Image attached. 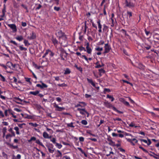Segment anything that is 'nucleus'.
I'll return each mask as SVG.
<instances>
[{
  "label": "nucleus",
  "mask_w": 159,
  "mask_h": 159,
  "mask_svg": "<svg viewBox=\"0 0 159 159\" xmlns=\"http://www.w3.org/2000/svg\"><path fill=\"white\" fill-rule=\"evenodd\" d=\"M99 45H102L104 43V42L103 40H100L98 43Z\"/></svg>",
  "instance_id": "864d4df0"
},
{
  "label": "nucleus",
  "mask_w": 159,
  "mask_h": 159,
  "mask_svg": "<svg viewBox=\"0 0 159 159\" xmlns=\"http://www.w3.org/2000/svg\"><path fill=\"white\" fill-rule=\"evenodd\" d=\"M99 71V75L100 76H101L102 74L105 73V71L102 69H100L98 70Z\"/></svg>",
  "instance_id": "aec40b11"
},
{
  "label": "nucleus",
  "mask_w": 159,
  "mask_h": 159,
  "mask_svg": "<svg viewBox=\"0 0 159 159\" xmlns=\"http://www.w3.org/2000/svg\"><path fill=\"white\" fill-rule=\"evenodd\" d=\"M67 54L66 53L65 51H63L61 53L60 56V57H61L62 56L63 57H66L67 56Z\"/></svg>",
  "instance_id": "b1692460"
},
{
  "label": "nucleus",
  "mask_w": 159,
  "mask_h": 159,
  "mask_svg": "<svg viewBox=\"0 0 159 159\" xmlns=\"http://www.w3.org/2000/svg\"><path fill=\"white\" fill-rule=\"evenodd\" d=\"M145 48H146V49L147 50H148L149 49L151 48V46L149 45H146L145 46Z\"/></svg>",
  "instance_id": "6e6d98bb"
},
{
  "label": "nucleus",
  "mask_w": 159,
  "mask_h": 159,
  "mask_svg": "<svg viewBox=\"0 0 159 159\" xmlns=\"http://www.w3.org/2000/svg\"><path fill=\"white\" fill-rule=\"evenodd\" d=\"M54 53L52 52L49 49H47L46 50L44 55L43 56V58H45L47 56H48L49 58H50L51 57H52L54 55Z\"/></svg>",
  "instance_id": "f03ea898"
},
{
  "label": "nucleus",
  "mask_w": 159,
  "mask_h": 159,
  "mask_svg": "<svg viewBox=\"0 0 159 159\" xmlns=\"http://www.w3.org/2000/svg\"><path fill=\"white\" fill-rule=\"evenodd\" d=\"M55 146L59 149H61L62 147V145L60 143H56L55 144Z\"/></svg>",
  "instance_id": "a878e982"
},
{
  "label": "nucleus",
  "mask_w": 159,
  "mask_h": 159,
  "mask_svg": "<svg viewBox=\"0 0 159 159\" xmlns=\"http://www.w3.org/2000/svg\"><path fill=\"white\" fill-rule=\"evenodd\" d=\"M7 129L6 127H4L2 129V137L4 138L6 135V133L7 132Z\"/></svg>",
  "instance_id": "f3484780"
},
{
  "label": "nucleus",
  "mask_w": 159,
  "mask_h": 159,
  "mask_svg": "<svg viewBox=\"0 0 159 159\" xmlns=\"http://www.w3.org/2000/svg\"><path fill=\"white\" fill-rule=\"evenodd\" d=\"M123 103L126 106H130L129 103L125 100H123Z\"/></svg>",
  "instance_id": "58836bf2"
},
{
  "label": "nucleus",
  "mask_w": 159,
  "mask_h": 159,
  "mask_svg": "<svg viewBox=\"0 0 159 159\" xmlns=\"http://www.w3.org/2000/svg\"><path fill=\"white\" fill-rule=\"evenodd\" d=\"M12 134H8L5 135V138L7 139H9L10 138L12 137Z\"/></svg>",
  "instance_id": "2f4dec72"
},
{
  "label": "nucleus",
  "mask_w": 159,
  "mask_h": 159,
  "mask_svg": "<svg viewBox=\"0 0 159 159\" xmlns=\"http://www.w3.org/2000/svg\"><path fill=\"white\" fill-rule=\"evenodd\" d=\"M16 39L19 41H21L23 39V38L22 36H17L16 37Z\"/></svg>",
  "instance_id": "4be33fe9"
},
{
  "label": "nucleus",
  "mask_w": 159,
  "mask_h": 159,
  "mask_svg": "<svg viewBox=\"0 0 159 159\" xmlns=\"http://www.w3.org/2000/svg\"><path fill=\"white\" fill-rule=\"evenodd\" d=\"M39 91H31L30 92V94L36 96L39 93Z\"/></svg>",
  "instance_id": "a211bd4d"
},
{
  "label": "nucleus",
  "mask_w": 159,
  "mask_h": 159,
  "mask_svg": "<svg viewBox=\"0 0 159 159\" xmlns=\"http://www.w3.org/2000/svg\"><path fill=\"white\" fill-rule=\"evenodd\" d=\"M35 142L37 144H39L42 146L43 147L45 148V146L43 145V143L40 141L39 139L36 140Z\"/></svg>",
  "instance_id": "412c9836"
},
{
  "label": "nucleus",
  "mask_w": 159,
  "mask_h": 159,
  "mask_svg": "<svg viewBox=\"0 0 159 159\" xmlns=\"http://www.w3.org/2000/svg\"><path fill=\"white\" fill-rule=\"evenodd\" d=\"M26 81L29 83H31V82L30 81V79L28 78H25Z\"/></svg>",
  "instance_id": "0e129e2a"
},
{
  "label": "nucleus",
  "mask_w": 159,
  "mask_h": 159,
  "mask_svg": "<svg viewBox=\"0 0 159 159\" xmlns=\"http://www.w3.org/2000/svg\"><path fill=\"white\" fill-rule=\"evenodd\" d=\"M51 40L55 46H57L58 43V41L56 38L52 37Z\"/></svg>",
  "instance_id": "4468645a"
},
{
  "label": "nucleus",
  "mask_w": 159,
  "mask_h": 159,
  "mask_svg": "<svg viewBox=\"0 0 159 159\" xmlns=\"http://www.w3.org/2000/svg\"><path fill=\"white\" fill-rule=\"evenodd\" d=\"M79 50L80 51H83V50H84V51H86L85 49V48L84 47H80V48H79Z\"/></svg>",
  "instance_id": "e2e57ef3"
},
{
  "label": "nucleus",
  "mask_w": 159,
  "mask_h": 159,
  "mask_svg": "<svg viewBox=\"0 0 159 159\" xmlns=\"http://www.w3.org/2000/svg\"><path fill=\"white\" fill-rule=\"evenodd\" d=\"M82 110H83L82 111H80V114L83 115H85V113L87 111L85 110L84 108H82Z\"/></svg>",
  "instance_id": "c756f323"
},
{
  "label": "nucleus",
  "mask_w": 159,
  "mask_h": 159,
  "mask_svg": "<svg viewBox=\"0 0 159 159\" xmlns=\"http://www.w3.org/2000/svg\"><path fill=\"white\" fill-rule=\"evenodd\" d=\"M8 131L11 132V134H12V136H15V132H14V131L12 130V128H10V129H9Z\"/></svg>",
  "instance_id": "bb28decb"
},
{
  "label": "nucleus",
  "mask_w": 159,
  "mask_h": 159,
  "mask_svg": "<svg viewBox=\"0 0 159 159\" xmlns=\"http://www.w3.org/2000/svg\"><path fill=\"white\" fill-rule=\"evenodd\" d=\"M129 126L130 127H134L135 128H136L137 127V126H135V125L134 124L131 123L129 124Z\"/></svg>",
  "instance_id": "603ef678"
},
{
  "label": "nucleus",
  "mask_w": 159,
  "mask_h": 159,
  "mask_svg": "<svg viewBox=\"0 0 159 159\" xmlns=\"http://www.w3.org/2000/svg\"><path fill=\"white\" fill-rule=\"evenodd\" d=\"M54 9L55 11H58L60 9V8L58 7H54Z\"/></svg>",
  "instance_id": "5fc2aeb1"
},
{
  "label": "nucleus",
  "mask_w": 159,
  "mask_h": 159,
  "mask_svg": "<svg viewBox=\"0 0 159 159\" xmlns=\"http://www.w3.org/2000/svg\"><path fill=\"white\" fill-rule=\"evenodd\" d=\"M29 125L34 127H37L39 125L36 123H33L32 122H30L29 123Z\"/></svg>",
  "instance_id": "7c9ffc66"
},
{
  "label": "nucleus",
  "mask_w": 159,
  "mask_h": 159,
  "mask_svg": "<svg viewBox=\"0 0 159 159\" xmlns=\"http://www.w3.org/2000/svg\"><path fill=\"white\" fill-rule=\"evenodd\" d=\"M122 81L123 82L126 83H127V84H129L131 85H132V83H130L129 82L127 81H126V80H122Z\"/></svg>",
  "instance_id": "13d9d810"
},
{
  "label": "nucleus",
  "mask_w": 159,
  "mask_h": 159,
  "mask_svg": "<svg viewBox=\"0 0 159 159\" xmlns=\"http://www.w3.org/2000/svg\"><path fill=\"white\" fill-rule=\"evenodd\" d=\"M57 85L59 87H66L67 86V85L64 83H63L61 84H58Z\"/></svg>",
  "instance_id": "8fccbe9b"
},
{
  "label": "nucleus",
  "mask_w": 159,
  "mask_h": 159,
  "mask_svg": "<svg viewBox=\"0 0 159 159\" xmlns=\"http://www.w3.org/2000/svg\"><path fill=\"white\" fill-rule=\"evenodd\" d=\"M13 99L14 101L18 104H22V102H25V101H23L18 97H14Z\"/></svg>",
  "instance_id": "423d86ee"
},
{
  "label": "nucleus",
  "mask_w": 159,
  "mask_h": 159,
  "mask_svg": "<svg viewBox=\"0 0 159 159\" xmlns=\"http://www.w3.org/2000/svg\"><path fill=\"white\" fill-rule=\"evenodd\" d=\"M104 104L105 106L107 108H111L112 107V105L108 101L104 102Z\"/></svg>",
  "instance_id": "f8f14e48"
},
{
  "label": "nucleus",
  "mask_w": 159,
  "mask_h": 159,
  "mask_svg": "<svg viewBox=\"0 0 159 159\" xmlns=\"http://www.w3.org/2000/svg\"><path fill=\"white\" fill-rule=\"evenodd\" d=\"M50 139V141L52 142L54 144H55L56 143V139L55 138H52Z\"/></svg>",
  "instance_id": "c85d7f7f"
},
{
  "label": "nucleus",
  "mask_w": 159,
  "mask_h": 159,
  "mask_svg": "<svg viewBox=\"0 0 159 159\" xmlns=\"http://www.w3.org/2000/svg\"><path fill=\"white\" fill-rule=\"evenodd\" d=\"M87 80L88 82L91 84L93 82L91 79H87Z\"/></svg>",
  "instance_id": "338daca9"
},
{
  "label": "nucleus",
  "mask_w": 159,
  "mask_h": 159,
  "mask_svg": "<svg viewBox=\"0 0 159 159\" xmlns=\"http://www.w3.org/2000/svg\"><path fill=\"white\" fill-rule=\"evenodd\" d=\"M126 6L130 8L133 7L134 6V5L133 3L130 2H128L127 0L125 1Z\"/></svg>",
  "instance_id": "9b49d317"
},
{
  "label": "nucleus",
  "mask_w": 159,
  "mask_h": 159,
  "mask_svg": "<svg viewBox=\"0 0 159 159\" xmlns=\"http://www.w3.org/2000/svg\"><path fill=\"white\" fill-rule=\"evenodd\" d=\"M62 159H70V157L65 156L63 157Z\"/></svg>",
  "instance_id": "4d7b16f0"
},
{
  "label": "nucleus",
  "mask_w": 159,
  "mask_h": 159,
  "mask_svg": "<svg viewBox=\"0 0 159 159\" xmlns=\"http://www.w3.org/2000/svg\"><path fill=\"white\" fill-rule=\"evenodd\" d=\"M107 98L111 99V102L113 101L114 100V98L112 96L109 95H107Z\"/></svg>",
  "instance_id": "f704fd0d"
},
{
  "label": "nucleus",
  "mask_w": 159,
  "mask_h": 159,
  "mask_svg": "<svg viewBox=\"0 0 159 159\" xmlns=\"http://www.w3.org/2000/svg\"><path fill=\"white\" fill-rule=\"evenodd\" d=\"M64 71L65 72L64 73V74L65 75L69 74L71 72L70 70L68 68H66Z\"/></svg>",
  "instance_id": "5701e85b"
},
{
  "label": "nucleus",
  "mask_w": 159,
  "mask_h": 159,
  "mask_svg": "<svg viewBox=\"0 0 159 159\" xmlns=\"http://www.w3.org/2000/svg\"><path fill=\"white\" fill-rule=\"evenodd\" d=\"M21 25L23 27H25L26 26L27 24L26 22H22Z\"/></svg>",
  "instance_id": "774afa93"
},
{
  "label": "nucleus",
  "mask_w": 159,
  "mask_h": 159,
  "mask_svg": "<svg viewBox=\"0 0 159 159\" xmlns=\"http://www.w3.org/2000/svg\"><path fill=\"white\" fill-rule=\"evenodd\" d=\"M57 152L58 153V154L57 155V157H61L62 156V154L61 152L59 150H57Z\"/></svg>",
  "instance_id": "a19ab883"
},
{
  "label": "nucleus",
  "mask_w": 159,
  "mask_h": 159,
  "mask_svg": "<svg viewBox=\"0 0 159 159\" xmlns=\"http://www.w3.org/2000/svg\"><path fill=\"white\" fill-rule=\"evenodd\" d=\"M43 136L45 139H50L52 138V136H49L48 133L46 132H43Z\"/></svg>",
  "instance_id": "9d476101"
},
{
  "label": "nucleus",
  "mask_w": 159,
  "mask_h": 159,
  "mask_svg": "<svg viewBox=\"0 0 159 159\" xmlns=\"http://www.w3.org/2000/svg\"><path fill=\"white\" fill-rule=\"evenodd\" d=\"M21 51L25 50V51L27 50V49L23 47L22 46H20L19 47Z\"/></svg>",
  "instance_id": "49530a36"
},
{
  "label": "nucleus",
  "mask_w": 159,
  "mask_h": 159,
  "mask_svg": "<svg viewBox=\"0 0 159 159\" xmlns=\"http://www.w3.org/2000/svg\"><path fill=\"white\" fill-rule=\"evenodd\" d=\"M25 116L24 118H28L29 119H31L32 118L31 116L30 115H29L27 114H25Z\"/></svg>",
  "instance_id": "ea45409f"
},
{
  "label": "nucleus",
  "mask_w": 159,
  "mask_h": 159,
  "mask_svg": "<svg viewBox=\"0 0 159 159\" xmlns=\"http://www.w3.org/2000/svg\"><path fill=\"white\" fill-rule=\"evenodd\" d=\"M36 138L34 137H32L29 140H28V141L29 142H30L31 141H36Z\"/></svg>",
  "instance_id": "473e14b6"
},
{
  "label": "nucleus",
  "mask_w": 159,
  "mask_h": 159,
  "mask_svg": "<svg viewBox=\"0 0 159 159\" xmlns=\"http://www.w3.org/2000/svg\"><path fill=\"white\" fill-rule=\"evenodd\" d=\"M93 87H95V88L98 89L99 88V87H97L96 86V85L97 84H96L94 83L93 82L91 84Z\"/></svg>",
  "instance_id": "de8ad7c7"
},
{
  "label": "nucleus",
  "mask_w": 159,
  "mask_h": 159,
  "mask_svg": "<svg viewBox=\"0 0 159 159\" xmlns=\"http://www.w3.org/2000/svg\"><path fill=\"white\" fill-rule=\"evenodd\" d=\"M56 100L58 102H60L61 101V99L60 97H57L56 98Z\"/></svg>",
  "instance_id": "bf43d9fd"
},
{
  "label": "nucleus",
  "mask_w": 159,
  "mask_h": 159,
  "mask_svg": "<svg viewBox=\"0 0 159 159\" xmlns=\"http://www.w3.org/2000/svg\"><path fill=\"white\" fill-rule=\"evenodd\" d=\"M14 129L16 131V134L17 135H19L20 134V133L19 132V128L18 127H17V126L15 127L14 128Z\"/></svg>",
  "instance_id": "6ab92c4d"
},
{
  "label": "nucleus",
  "mask_w": 159,
  "mask_h": 159,
  "mask_svg": "<svg viewBox=\"0 0 159 159\" xmlns=\"http://www.w3.org/2000/svg\"><path fill=\"white\" fill-rule=\"evenodd\" d=\"M98 25V28L99 29L98 32L99 33H101L102 32V25L101 24V21L99 20L97 22Z\"/></svg>",
  "instance_id": "1a4fd4ad"
},
{
  "label": "nucleus",
  "mask_w": 159,
  "mask_h": 159,
  "mask_svg": "<svg viewBox=\"0 0 159 159\" xmlns=\"http://www.w3.org/2000/svg\"><path fill=\"white\" fill-rule=\"evenodd\" d=\"M47 148H48L49 152L50 153H52L54 152L55 151V149L54 148V146L52 144H49L46 146Z\"/></svg>",
  "instance_id": "20e7f679"
},
{
  "label": "nucleus",
  "mask_w": 159,
  "mask_h": 159,
  "mask_svg": "<svg viewBox=\"0 0 159 159\" xmlns=\"http://www.w3.org/2000/svg\"><path fill=\"white\" fill-rule=\"evenodd\" d=\"M14 110L18 112H20L21 111V110L16 108H14Z\"/></svg>",
  "instance_id": "680f3d73"
},
{
  "label": "nucleus",
  "mask_w": 159,
  "mask_h": 159,
  "mask_svg": "<svg viewBox=\"0 0 159 159\" xmlns=\"http://www.w3.org/2000/svg\"><path fill=\"white\" fill-rule=\"evenodd\" d=\"M36 36L35 34L34 33L32 32L31 34V36L30 38V39H34L36 38Z\"/></svg>",
  "instance_id": "393cba45"
},
{
  "label": "nucleus",
  "mask_w": 159,
  "mask_h": 159,
  "mask_svg": "<svg viewBox=\"0 0 159 159\" xmlns=\"http://www.w3.org/2000/svg\"><path fill=\"white\" fill-rule=\"evenodd\" d=\"M10 43L13 44L14 45L16 46L18 45L17 43L15 41L11 40L10 41Z\"/></svg>",
  "instance_id": "3c124183"
},
{
  "label": "nucleus",
  "mask_w": 159,
  "mask_h": 159,
  "mask_svg": "<svg viewBox=\"0 0 159 159\" xmlns=\"http://www.w3.org/2000/svg\"><path fill=\"white\" fill-rule=\"evenodd\" d=\"M93 87H95V88L98 89L99 88V87H97L96 86V85L97 84H96L94 83L93 82L91 84Z\"/></svg>",
  "instance_id": "09e8293b"
},
{
  "label": "nucleus",
  "mask_w": 159,
  "mask_h": 159,
  "mask_svg": "<svg viewBox=\"0 0 159 159\" xmlns=\"http://www.w3.org/2000/svg\"><path fill=\"white\" fill-rule=\"evenodd\" d=\"M0 77L1 78V80L3 82H4L5 81V77L2 76L1 74H0Z\"/></svg>",
  "instance_id": "37998d69"
},
{
  "label": "nucleus",
  "mask_w": 159,
  "mask_h": 159,
  "mask_svg": "<svg viewBox=\"0 0 159 159\" xmlns=\"http://www.w3.org/2000/svg\"><path fill=\"white\" fill-rule=\"evenodd\" d=\"M18 126L20 128H22L23 127V125H25V123L22 124H17Z\"/></svg>",
  "instance_id": "c9c22d12"
},
{
  "label": "nucleus",
  "mask_w": 159,
  "mask_h": 159,
  "mask_svg": "<svg viewBox=\"0 0 159 159\" xmlns=\"http://www.w3.org/2000/svg\"><path fill=\"white\" fill-rule=\"evenodd\" d=\"M53 107L56 108L55 110L57 111H61L64 109L63 107H60L56 103L53 104Z\"/></svg>",
  "instance_id": "6e6552de"
},
{
  "label": "nucleus",
  "mask_w": 159,
  "mask_h": 159,
  "mask_svg": "<svg viewBox=\"0 0 159 159\" xmlns=\"http://www.w3.org/2000/svg\"><path fill=\"white\" fill-rule=\"evenodd\" d=\"M73 122H71L70 123H68L67 124V126L69 127H70L72 128H74L75 126L73 125Z\"/></svg>",
  "instance_id": "72a5a7b5"
},
{
  "label": "nucleus",
  "mask_w": 159,
  "mask_h": 159,
  "mask_svg": "<svg viewBox=\"0 0 159 159\" xmlns=\"http://www.w3.org/2000/svg\"><path fill=\"white\" fill-rule=\"evenodd\" d=\"M95 64L96 65L95 66L96 68H99L104 66V64L102 63L101 65L100 64L99 62L98 61L96 62L95 63Z\"/></svg>",
  "instance_id": "ddd939ff"
},
{
  "label": "nucleus",
  "mask_w": 159,
  "mask_h": 159,
  "mask_svg": "<svg viewBox=\"0 0 159 159\" xmlns=\"http://www.w3.org/2000/svg\"><path fill=\"white\" fill-rule=\"evenodd\" d=\"M79 139L80 141V142H83L84 140V138L82 137H80Z\"/></svg>",
  "instance_id": "052dcab7"
},
{
  "label": "nucleus",
  "mask_w": 159,
  "mask_h": 159,
  "mask_svg": "<svg viewBox=\"0 0 159 159\" xmlns=\"http://www.w3.org/2000/svg\"><path fill=\"white\" fill-rule=\"evenodd\" d=\"M9 114L12 116L14 118H16L17 116L15 115V112L12 111L11 109H9L8 110Z\"/></svg>",
  "instance_id": "2eb2a0df"
},
{
  "label": "nucleus",
  "mask_w": 159,
  "mask_h": 159,
  "mask_svg": "<svg viewBox=\"0 0 159 159\" xmlns=\"http://www.w3.org/2000/svg\"><path fill=\"white\" fill-rule=\"evenodd\" d=\"M95 49L96 51H101L103 50V48H100L99 47H98L97 48H95Z\"/></svg>",
  "instance_id": "79ce46f5"
},
{
  "label": "nucleus",
  "mask_w": 159,
  "mask_h": 159,
  "mask_svg": "<svg viewBox=\"0 0 159 159\" xmlns=\"http://www.w3.org/2000/svg\"><path fill=\"white\" fill-rule=\"evenodd\" d=\"M46 129H47V131L49 132L50 134H52L53 133V131L52 129H49L48 128H47Z\"/></svg>",
  "instance_id": "c03bdc74"
},
{
  "label": "nucleus",
  "mask_w": 159,
  "mask_h": 159,
  "mask_svg": "<svg viewBox=\"0 0 159 159\" xmlns=\"http://www.w3.org/2000/svg\"><path fill=\"white\" fill-rule=\"evenodd\" d=\"M57 37H58L59 40L62 39L64 40H66V35L64 33H63L61 31L59 30L57 31L56 34Z\"/></svg>",
  "instance_id": "f257e3e1"
},
{
  "label": "nucleus",
  "mask_w": 159,
  "mask_h": 159,
  "mask_svg": "<svg viewBox=\"0 0 159 159\" xmlns=\"http://www.w3.org/2000/svg\"><path fill=\"white\" fill-rule=\"evenodd\" d=\"M86 52L89 54H91L92 50L91 48L90 47H89V43H87L86 44Z\"/></svg>",
  "instance_id": "0eeeda50"
},
{
  "label": "nucleus",
  "mask_w": 159,
  "mask_h": 159,
  "mask_svg": "<svg viewBox=\"0 0 159 159\" xmlns=\"http://www.w3.org/2000/svg\"><path fill=\"white\" fill-rule=\"evenodd\" d=\"M81 123L84 125H86L88 124L87 121L85 120H82L81 121Z\"/></svg>",
  "instance_id": "4c0bfd02"
},
{
  "label": "nucleus",
  "mask_w": 159,
  "mask_h": 159,
  "mask_svg": "<svg viewBox=\"0 0 159 159\" xmlns=\"http://www.w3.org/2000/svg\"><path fill=\"white\" fill-rule=\"evenodd\" d=\"M75 67H76L78 70H79L80 71H82V69L80 67H78L76 65H75Z\"/></svg>",
  "instance_id": "a18cd8bd"
},
{
  "label": "nucleus",
  "mask_w": 159,
  "mask_h": 159,
  "mask_svg": "<svg viewBox=\"0 0 159 159\" xmlns=\"http://www.w3.org/2000/svg\"><path fill=\"white\" fill-rule=\"evenodd\" d=\"M7 25L12 30L13 32L15 33L17 31L16 26L15 24H8Z\"/></svg>",
  "instance_id": "39448f33"
},
{
  "label": "nucleus",
  "mask_w": 159,
  "mask_h": 159,
  "mask_svg": "<svg viewBox=\"0 0 159 159\" xmlns=\"http://www.w3.org/2000/svg\"><path fill=\"white\" fill-rule=\"evenodd\" d=\"M127 14L129 16V17H131L132 16V13L130 12L127 11Z\"/></svg>",
  "instance_id": "69168bd1"
},
{
  "label": "nucleus",
  "mask_w": 159,
  "mask_h": 159,
  "mask_svg": "<svg viewBox=\"0 0 159 159\" xmlns=\"http://www.w3.org/2000/svg\"><path fill=\"white\" fill-rule=\"evenodd\" d=\"M141 141L142 142H143L147 144L148 145H149L151 143V142L150 139H148V141L145 139H141Z\"/></svg>",
  "instance_id": "dca6fc26"
},
{
  "label": "nucleus",
  "mask_w": 159,
  "mask_h": 159,
  "mask_svg": "<svg viewBox=\"0 0 159 159\" xmlns=\"http://www.w3.org/2000/svg\"><path fill=\"white\" fill-rule=\"evenodd\" d=\"M6 11L5 5L4 4V8L2 10V14H3L2 16V17L3 16L5 15V13Z\"/></svg>",
  "instance_id": "cd10ccee"
},
{
  "label": "nucleus",
  "mask_w": 159,
  "mask_h": 159,
  "mask_svg": "<svg viewBox=\"0 0 159 159\" xmlns=\"http://www.w3.org/2000/svg\"><path fill=\"white\" fill-rule=\"evenodd\" d=\"M41 82L42 83L41 89H43V88H47L48 87L47 85L46 84H44L42 82Z\"/></svg>",
  "instance_id": "e433bc0d"
},
{
  "label": "nucleus",
  "mask_w": 159,
  "mask_h": 159,
  "mask_svg": "<svg viewBox=\"0 0 159 159\" xmlns=\"http://www.w3.org/2000/svg\"><path fill=\"white\" fill-rule=\"evenodd\" d=\"M104 53H106L109 52L111 49V47L108 43L105 44L104 46Z\"/></svg>",
  "instance_id": "7ed1b4c3"
}]
</instances>
